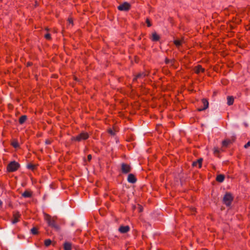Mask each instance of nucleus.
Wrapping results in <instances>:
<instances>
[{
    "label": "nucleus",
    "mask_w": 250,
    "mask_h": 250,
    "mask_svg": "<svg viewBox=\"0 0 250 250\" xmlns=\"http://www.w3.org/2000/svg\"><path fill=\"white\" fill-rule=\"evenodd\" d=\"M44 219L50 227L59 229V227L56 222V218L55 217H52L47 213H44Z\"/></svg>",
    "instance_id": "obj_1"
},
{
    "label": "nucleus",
    "mask_w": 250,
    "mask_h": 250,
    "mask_svg": "<svg viewBox=\"0 0 250 250\" xmlns=\"http://www.w3.org/2000/svg\"><path fill=\"white\" fill-rule=\"evenodd\" d=\"M20 167V164L15 162H10L7 167V170L8 172H14L18 169Z\"/></svg>",
    "instance_id": "obj_2"
},
{
    "label": "nucleus",
    "mask_w": 250,
    "mask_h": 250,
    "mask_svg": "<svg viewBox=\"0 0 250 250\" xmlns=\"http://www.w3.org/2000/svg\"><path fill=\"white\" fill-rule=\"evenodd\" d=\"M89 137V135L87 132H83L81 133L80 134L78 135L76 137H73L72 139L73 141H76L78 142H80L83 140H85L88 139Z\"/></svg>",
    "instance_id": "obj_3"
},
{
    "label": "nucleus",
    "mask_w": 250,
    "mask_h": 250,
    "mask_svg": "<svg viewBox=\"0 0 250 250\" xmlns=\"http://www.w3.org/2000/svg\"><path fill=\"white\" fill-rule=\"evenodd\" d=\"M232 200L233 197L231 194L229 193H226L223 198L224 203L228 206L231 204Z\"/></svg>",
    "instance_id": "obj_4"
},
{
    "label": "nucleus",
    "mask_w": 250,
    "mask_h": 250,
    "mask_svg": "<svg viewBox=\"0 0 250 250\" xmlns=\"http://www.w3.org/2000/svg\"><path fill=\"white\" fill-rule=\"evenodd\" d=\"M131 169V167L129 165L123 163L121 165L122 172L125 174L129 173Z\"/></svg>",
    "instance_id": "obj_5"
},
{
    "label": "nucleus",
    "mask_w": 250,
    "mask_h": 250,
    "mask_svg": "<svg viewBox=\"0 0 250 250\" xmlns=\"http://www.w3.org/2000/svg\"><path fill=\"white\" fill-rule=\"evenodd\" d=\"M130 8V5L127 2H124L118 7V9L120 11H127Z\"/></svg>",
    "instance_id": "obj_6"
},
{
    "label": "nucleus",
    "mask_w": 250,
    "mask_h": 250,
    "mask_svg": "<svg viewBox=\"0 0 250 250\" xmlns=\"http://www.w3.org/2000/svg\"><path fill=\"white\" fill-rule=\"evenodd\" d=\"M202 104H203V107H202V108H199L198 110L199 111H201L207 109L208 108V101H207V99H203L202 100Z\"/></svg>",
    "instance_id": "obj_7"
},
{
    "label": "nucleus",
    "mask_w": 250,
    "mask_h": 250,
    "mask_svg": "<svg viewBox=\"0 0 250 250\" xmlns=\"http://www.w3.org/2000/svg\"><path fill=\"white\" fill-rule=\"evenodd\" d=\"M21 215L19 212H15L13 214V219L12 220V223L14 224L19 221V218H20Z\"/></svg>",
    "instance_id": "obj_8"
},
{
    "label": "nucleus",
    "mask_w": 250,
    "mask_h": 250,
    "mask_svg": "<svg viewBox=\"0 0 250 250\" xmlns=\"http://www.w3.org/2000/svg\"><path fill=\"white\" fill-rule=\"evenodd\" d=\"M194 72L196 74H199L200 73L204 72L205 71L204 68H203L201 65H198L194 68Z\"/></svg>",
    "instance_id": "obj_9"
},
{
    "label": "nucleus",
    "mask_w": 250,
    "mask_h": 250,
    "mask_svg": "<svg viewBox=\"0 0 250 250\" xmlns=\"http://www.w3.org/2000/svg\"><path fill=\"white\" fill-rule=\"evenodd\" d=\"M130 229L129 226H121L119 229V231L122 233L127 232Z\"/></svg>",
    "instance_id": "obj_10"
},
{
    "label": "nucleus",
    "mask_w": 250,
    "mask_h": 250,
    "mask_svg": "<svg viewBox=\"0 0 250 250\" xmlns=\"http://www.w3.org/2000/svg\"><path fill=\"white\" fill-rule=\"evenodd\" d=\"M148 75V73L147 72H142L140 73H139L135 78L133 79V81H137L138 79L143 78L145 77L146 76Z\"/></svg>",
    "instance_id": "obj_11"
},
{
    "label": "nucleus",
    "mask_w": 250,
    "mask_h": 250,
    "mask_svg": "<svg viewBox=\"0 0 250 250\" xmlns=\"http://www.w3.org/2000/svg\"><path fill=\"white\" fill-rule=\"evenodd\" d=\"M136 178L133 174H129L127 177V181L131 183H134L136 182Z\"/></svg>",
    "instance_id": "obj_12"
},
{
    "label": "nucleus",
    "mask_w": 250,
    "mask_h": 250,
    "mask_svg": "<svg viewBox=\"0 0 250 250\" xmlns=\"http://www.w3.org/2000/svg\"><path fill=\"white\" fill-rule=\"evenodd\" d=\"M32 195V192L29 190H25L22 194V196L24 198L31 197Z\"/></svg>",
    "instance_id": "obj_13"
},
{
    "label": "nucleus",
    "mask_w": 250,
    "mask_h": 250,
    "mask_svg": "<svg viewBox=\"0 0 250 250\" xmlns=\"http://www.w3.org/2000/svg\"><path fill=\"white\" fill-rule=\"evenodd\" d=\"M160 39L159 36L155 32L153 33L152 34L151 40L152 41H158Z\"/></svg>",
    "instance_id": "obj_14"
},
{
    "label": "nucleus",
    "mask_w": 250,
    "mask_h": 250,
    "mask_svg": "<svg viewBox=\"0 0 250 250\" xmlns=\"http://www.w3.org/2000/svg\"><path fill=\"white\" fill-rule=\"evenodd\" d=\"M202 159H199L197 161L194 162L193 163V166H198V167L199 168H201L202 167Z\"/></svg>",
    "instance_id": "obj_15"
},
{
    "label": "nucleus",
    "mask_w": 250,
    "mask_h": 250,
    "mask_svg": "<svg viewBox=\"0 0 250 250\" xmlns=\"http://www.w3.org/2000/svg\"><path fill=\"white\" fill-rule=\"evenodd\" d=\"M234 102V98L232 96H228L227 97V104L229 105L233 104Z\"/></svg>",
    "instance_id": "obj_16"
},
{
    "label": "nucleus",
    "mask_w": 250,
    "mask_h": 250,
    "mask_svg": "<svg viewBox=\"0 0 250 250\" xmlns=\"http://www.w3.org/2000/svg\"><path fill=\"white\" fill-rule=\"evenodd\" d=\"M64 250H71V244L70 243H65L64 244Z\"/></svg>",
    "instance_id": "obj_17"
},
{
    "label": "nucleus",
    "mask_w": 250,
    "mask_h": 250,
    "mask_svg": "<svg viewBox=\"0 0 250 250\" xmlns=\"http://www.w3.org/2000/svg\"><path fill=\"white\" fill-rule=\"evenodd\" d=\"M27 119V117L25 115L21 116L19 119V123L20 124H23Z\"/></svg>",
    "instance_id": "obj_18"
},
{
    "label": "nucleus",
    "mask_w": 250,
    "mask_h": 250,
    "mask_svg": "<svg viewBox=\"0 0 250 250\" xmlns=\"http://www.w3.org/2000/svg\"><path fill=\"white\" fill-rule=\"evenodd\" d=\"M11 145L14 147V148H18L19 147V144L17 140H14L12 141L11 143Z\"/></svg>",
    "instance_id": "obj_19"
},
{
    "label": "nucleus",
    "mask_w": 250,
    "mask_h": 250,
    "mask_svg": "<svg viewBox=\"0 0 250 250\" xmlns=\"http://www.w3.org/2000/svg\"><path fill=\"white\" fill-rule=\"evenodd\" d=\"M224 176L223 175H219L216 177V180L219 182H222L224 180Z\"/></svg>",
    "instance_id": "obj_20"
},
{
    "label": "nucleus",
    "mask_w": 250,
    "mask_h": 250,
    "mask_svg": "<svg viewBox=\"0 0 250 250\" xmlns=\"http://www.w3.org/2000/svg\"><path fill=\"white\" fill-rule=\"evenodd\" d=\"M230 143V141L229 140H224L222 142V146H223L227 147Z\"/></svg>",
    "instance_id": "obj_21"
},
{
    "label": "nucleus",
    "mask_w": 250,
    "mask_h": 250,
    "mask_svg": "<svg viewBox=\"0 0 250 250\" xmlns=\"http://www.w3.org/2000/svg\"><path fill=\"white\" fill-rule=\"evenodd\" d=\"M182 42L183 41L181 40H175L174 41V43L177 47L180 46L182 44Z\"/></svg>",
    "instance_id": "obj_22"
},
{
    "label": "nucleus",
    "mask_w": 250,
    "mask_h": 250,
    "mask_svg": "<svg viewBox=\"0 0 250 250\" xmlns=\"http://www.w3.org/2000/svg\"><path fill=\"white\" fill-rule=\"evenodd\" d=\"M31 231L33 234L36 235L38 233V229L36 228H33L31 229Z\"/></svg>",
    "instance_id": "obj_23"
},
{
    "label": "nucleus",
    "mask_w": 250,
    "mask_h": 250,
    "mask_svg": "<svg viewBox=\"0 0 250 250\" xmlns=\"http://www.w3.org/2000/svg\"><path fill=\"white\" fill-rule=\"evenodd\" d=\"M51 244V241L50 239H46L44 241V245L46 247H48Z\"/></svg>",
    "instance_id": "obj_24"
},
{
    "label": "nucleus",
    "mask_w": 250,
    "mask_h": 250,
    "mask_svg": "<svg viewBox=\"0 0 250 250\" xmlns=\"http://www.w3.org/2000/svg\"><path fill=\"white\" fill-rule=\"evenodd\" d=\"M44 37L47 40H50L51 39V35L50 34H46L45 35Z\"/></svg>",
    "instance_id": "obj_25"
},
{
    "label": "nucleus",
    "mask_w": 250,
    "mask_h": 250,
    "mask_svg": "<svg viewBox=\"0 0 250 250\" xmlns=\"http://www.w3.org/2000/svg\"><path fill=\"white\" fill-rule=\"evenodd\" d=\"M213 151L215 154L219 153L220 152L218 147H214L213 148Z\"/></svg>",
    "instance_id": "obj_26"
},
{
    "label": "nucleus",
    "mask_w": 250,
    "mask_h": 250,
    "mask_svg": "<svg viewBox=\"0 0 250 250\" xmlns=\"http://www.w3.org/2000/svg\"><path fill=\"white\" fill-rule=\"evenodd\" d=\"M146 23H147V25L148 27H150L151 26V24L150 21L149 20V19H147L146 20Z\"/></svg>",
    "instance_id": "obj_27"
},
{
    "label": "nucleus",
    "mask_w": 250,
    "mask_h": 250,
    "mask_svg": "<svg viewBox=\"0 0 250 250\" xmlns=\"http://www.w3.org/2000/svg\"><path fill=\"white\" fill-rule=\"evenodd\" d=\"M249 146H250V141H249L245 146H244V147L245 148H247Z\"/></svg>",
    "instance_id": "obj_28"
},
{
    "label": "nucleus",
    "mask_w": 250,
    "mask_h": 250,
    "mask_svg": "<svg viewBox=\"0 0 250 250\" xmlns=\"http://www.w3.org/2000/svg\"><path fill=\"white\" fill-rule=\"evenodd\" d=\"M68 22H69V24H71L72 25H73V20L71 18H69L68 19Z\"/></svg>",
    "instance_id": "obj_29"
},
{
    "label": "nucleus",
    "mask_w": 250,
    "mask_h": 250,
    "mask_svg": "<svg viewBox=\"0 0 250 250\" xmlns=\"http://www.w3.org/2000/svg\"><path fill=\"white\" fill-rule=\"evenodd\" d=\"M87 159H88V160L89 161H90L91 160V159H92L91 155H90V154L88 155V156H87Z\"/></svg>",
    "instance_id": "obj_30"
},
{
    "label": "nucleus",
    "mask_w": 250,
    "mask_h": 250,
    "mask_svg": "<svg viewBox=\"0 0 250 250\" xmlns=\"http://www.w3.org/2000/svg\"><path fill=\"white\" fill-rule=\"evenodd\" d=\"M108 132H109V133H110L111 134H113V135L114 134V133H113V131H112L111 129L108 130Z\"/></svg>",
    "instance_id": "obj_31"
},
{
    "label": "nucleus",
    "mask_w": 250,
    "mask_h": 250,
    "mask_svg": "<svg viewBox=\"0 0 250 250\" xmlns=\"http://www.w3.org/2000/svg\"><path fill=\"white\" fill-rule=\"evenodd\" d=\"M45 143L47 144H50L51 143V142L49 140H46Z\"/></svg>",
    "instance_id": "obj_32"
},
{
    "label": "nucleus",
    "mask_w": 250,
    "mask_h": 250,
    "mask_svg": "<svg viewBox=\"0 0 250 250\" xmlns=\"http://www.w3.org/2000/svg\"><path fill=\"white\" fill-rule=\"evenodd\" d=\"M28 167L30 168H33V166H28Z\"/></svg>",
    "instance_id": "obj_33"
},
{
    "label": "nucleus",
    "mask_w": 250,
    "mask_h": 250,
    "mask_svg": "<svg viewBox=\"0 0 250 250\" xmlns=\"http://www.w3.org/2000/svg\"><path fill=\"white\" fill-rule=\"evenodd\" d=\"M169 61L168 60H167H167H166V62L167 63H169Z\"/></svg>",
    "instance_id": "obj_34"
},
{
    "label": "nucleus",
    "mask_w": 250,
    "mask_h": 250,
    "mask_svg": "<svg viewBox=\"0 0 250 250\" xmlns=\"http://www.w3.org/2000/svg\"><path fill=\"white\" fill-rule=\"evenodd\" d=\"M2 204V202L0 200V206H1Z\"/></svg>",
    "instance_id": "obj_35"
}]
</instances>
